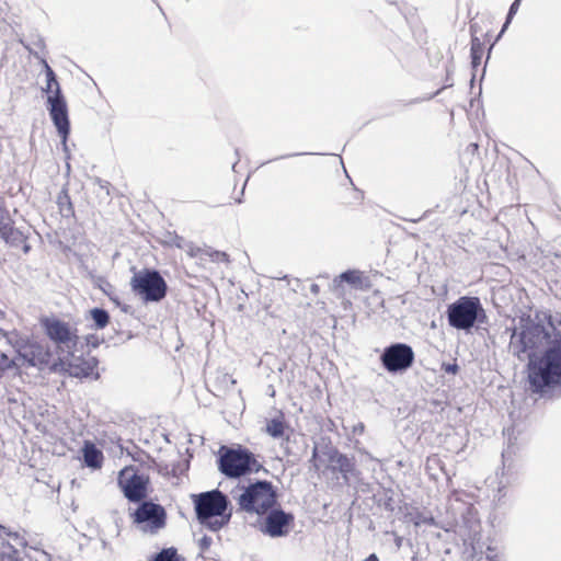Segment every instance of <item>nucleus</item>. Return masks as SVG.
<instances>
[{
	"label": "nucleus",
	"mask_w": 561,
	"mask_h": 561,
	"mask_svg": "<svg viewBox=\"0 0 561 561\" xmlns=\"http://www.w3.org/2000/svg\"><path fill=\"white\" fill-rule=\"evenodd\" d=\"M90 317L94 323L95 329H104L110 322V314L103 308H93L90 310Z\"/></svg>",
	"instance_id": "22"
},
{
	"label": "nucleus",
	"mask_w": 561,
	"mask_h": 561,
	"mask_svg": "<svg viewBox=\"0 0 561 561\" xmlns=\"http://www.w3.org/2000/svg\"><path fill=\"white\" fill-rule=\"evenodd\" d=\"M150 561H175V547L162 549L152 556Z\"/></svg>",
	"instance_id": "28"
},
{
	"label": "nucleus",
	"mask_w": 561,
	"mask_h": 561,
	"mask_svg": "<svg viewBox=\"0 0 561 561\" xmlns=\"http://www.w3.org/2000/svg\"><path fill=\"white\" fill-rule=\"evenodd\" d=\"M211 538L208 537V536H203L199 540H198V547H199V556L202 557L203 556V552H205L210 546H211Z\"/></svg>",
	"instance_id": "31"
},
{
	"label": "nucleus",
	"mask_w": 561,
	"mask_h": 561,
	"mask_svg": "<svg viewBox=\"0 0 561 561\" xmlns=\"http://www.w3.org/2000/svg\"><path fill=\"white\" fill-rule=\"evenodd\" d=\"M471 59L473 68L478 67L481 62V58L484 53L483 43L478 37H472L471 39Z\"/></svg>",
	"instance_id": "23"
},
{
	"label": "nucleus",
	"mask_w": 561,
	"mask_h": 561,
	"mask_svg": "<svg viewBox=\"0 0 561 561\" xmlns=\"http://www.w3.org/2000/svg\"><path fill=\"white\" fill-rule=\"evenodd\" d=\"M112 301H114L116 305H119V301L116 297H113L112 295L108 296Z\"/></svg>",
	"instance_id": "40"
},
{
	"label": "nucleus",
	"mask_w": 561,
	"mask_h": 561,
	"mask_svg": "<svg viewBox=\"0 0 561 561\" xmlns=\"http://www.w3.org/2000/svg\"><path fill=\"white\" fill-rule=\"evenodd\" d=\"M124 471L121 473L119 485L123 489L125 497L130 502H142L147 496V485L149 479L145 474L133 473L130 477L123 479Z\"/></svg>",
	"instance_id": "14"
},
{
	"label": "nucleus",
	"mask_w": 561,
	"mask_h": 561,
	"mask_svg": "<svg viewBox=\"0 0 561 561\" xmlns=\"http://www.w3.org/2000/svg\"><path fill=\"white\" fill-rule=\"evenodd\" d=\"M57 205L62 217L69 218L75 216V210L70 197L66 191H62L57 197Z\"/></svg>",
	"instance_id": "20"
},
{
	"label": "nucleus",
	"mask_w": 561,
	"mask_h": 561,
	"mask_svg": "<svg viewBox=\"0 0 561 561\" xmlns=\"http://www.w3.org/2000/svg\"><path fill=\"white\" fill-rule=\"evenodd\" d=\"M188 466H190V461H188V459H185V460H184V465H183V467H182V466H181V463L178 461V470H181V471L187 470V469H188Z\"/></svg>",
	"instance_id": "36"
},
{
	"label": "nucleus",
	"mask_w": 561,
	"mask_h": 561,
	"mask_svg": "<svg viewBox=\"0 0 561 561\" xmlns=\"http://www.w3.org/2000/svg\"><path fill=\"white\" fill-rule=\"evenodd\" d=\"M401 542H402V538L401 537H397L396 538V545H397L398 548L401 547Z\"/></svg>",
	"instance_id": "38"
},
{
	"label": "nucleus",
	"mask_w": 561,
	"mask_h": 561,
	"mask_svg": "<svg viewBox=\"0 0 561 561\" xmlns=\"http://www.w3.org/2000/svg\"><path fill=\"white\" fill-rule=\"evenodd\" d=\"M332 460L339 466L342 473L346 474L353 470V463L345 455L337 454Z\"/></svg>",
	"instance_id": "27"
},
{
	"label": "nucleus",
	"mask_w": 561,
	"mask_h": 561,
	"mask_svg": "<svg viewBox=\"0 0 561 561\" xmlns=\"http://www.w3.org/2000/svg\"><path fill=\"white\" fill-rule=\"evenodd\" d=\"M133 291L144 301H160L165 297L167 283L156 270L136 272L130 280Z\"/></svg>",
	"instance_id": "10"
},
{
	"label": "nucleus",
	"mask_w": 561,
	"mask_h": 561,
	"mask_svg": "<svg viewBox=\"0 0 561 561\" xmlns=\"http://www.w3.org/2000/svg\"><path fill=\"white\" fill-rule=\"evenodd\" d=\"M3 213L2 210H0V214Z\"/></svg>",
	"instance_id": "48"
},
{
	"label": "nucleus",
	"mask_w": 561,
	"mask_h": 561,
	"mask_svg": "<svg viewBox=\"0 0 561 561\" xmlns=\"http://www.w3.org/2000/svg\"><path fill=\"white\" fill-rule=\"evenodd\" d=\"M61 145L64 146L65 151H67V150H68V146H67V145H68V142H67V141H64V142H61Z\"/></svg>",
	"instance_id": "43"
},
{
	"label": "nucleus",
	"mask_w": 561,
	"mask_h": 561,
	"mask_svg": "<svg viewBox=\"0 0 561 561\" xmlns=\"http://www.w3.org/2000/svg\"><path fill=\"white\" fill-rule=\"evenodd\" d=\"M99 360L94 356H76L75 350L71 354L59 355L50 365V373L67 374L70 377H90L96 368Z\"/></svg>",
	"instance_id": "11"
},
{
	"label": "nucleus",
	"mask_w": 561,
	"mask_h": 561,
	"mask_svg": "<svg viewBox=\"0 0 561 561\" xmlns=\"http://www.w3.org/2000/svg\"><path fill=\"white\" fill-rule=\"evenodd\" d=\"M207 259L211 262H229V255L226 252L217 250H205L204 261Z\"/></svg>",
	"instance_id": "29"
},
{
	"label": "nucleus",
	"mask_w": 561,
	"mask_h": 561,
	"mask_svg": "<svg viewBox=\"0 0 561 561\" xmlns=\"http://www.w3.org/2000/svg\"><path fill=\"white\" fill-rule=\"evenodd\" d=\"M219 471L231 479H238L252 472H259L262 465L254 454L241 446L237 448L221 446L218 457Z\"/></svg>",
	"instance_id": "5"
},
{
	"label": "nucleus",
	"mask_w": 561,
	"mask_h": 561,
	"mask_svg": "<svg viewBox=\"0 0 561 561\" xmlns=\"http://www.w3.org/2000/svg\"><path fill=\"white\" fill-rule=\"evenodd\" d=\"M422 522H423V523H428V524H432V523H433V518H428V519H423Z\"/></svg>",
	"instance_id": "44"
},
{
	"label": "nucleus",
	"mask_w": 561,
	"mask_h": 561,
	"mask_svg": "<svg viewBox=\"0 0 561 561\" xmlns=\"http://www.w3.org/2000/svg\"><path fill=\"white\" fill-rule=\"evenodd\" d=\"M311 290H312L313 293H317V291H318V285H312V286H311Z\"/></svg>",
	"instance_id": "42"
},
{
	"label": "nucleus",
	"mask_w": 561,
	"mask_h": 561,
	"mask_svg": "<svg viewBox=\"0 0 561 561\" xmlns=\"http://www.w3.org/2000/svg\"><path fill=\"white\" fill-rule=\"evenodd\" d=\"M343 282L350 284L354 288H359L363 283L362 274L358 271L348 270L335 277L333 284L335 287H340L341 283Z\"/></svg>",
	"instance_id": "19"
},
{
	"label": "nucleus",
	"mask_w": 561,
	"mask_h": 561,
	"mask_svg": "<svg viewBox=\"0 0 561 561\" xmlns=\"http://www.w3.org/2000/svg\"><path fill=\"white\" fill-rule=\"evenodd\" d=\"M41 325L48 339L56 345L59 355L71 354L79 342L77 329L57 317H44Z\"/></svg>",
	"instance_id": "9"
},
{
	"label": "nucleus",
	"mask_w": 561,
	"mask_h": 561,
	"mask_svg": "<svg viewBox=\"0 0 561 561\" xmlns=\"http://www.w3.org/2000/svg\"><path fill=\"white\" fill-rule=\"evenodd\" d=\"M316 457H317V447H314L313 450H312L311 461H314Z\"/></svg>",
	"instance_id": "39"
},
{
	"label": "nucleus",
	"mask_w": 561,
	"mask_h": 561,
	"mask_svg": "<svg viewBox=\"0 0 561 561\" xmlns=\"http://www.w3.org/2000/svg\"><path fill=\"white\" fill-rule=\"evenodd\" d=\"M170 472H171V474H172V476H175V465H173V466L171 467Z\"/></svg>",
	"instance_id": "41"
},
{
	"label": "nucleus",
	"mask_w": 561,
	"mask_h": 561,
	"mask_svg": "<svg viewBox=\"0 0 561 561\" xmlns=\"http://www.w3.org/2000/svg\"><path fill=\"white\" fill-rule=\"evenodd\" d=\"M5 530H7V527L0 525V545L1 546H4V541H5L4 534H5Z\"/></svg>",
	"instance_id": "35"
},
{
	"label": "nucleus",
	"mask_w": 561,
	"mask_h": 561,
	"mask_svg": "<svg viewBox=\"0 0 561 561\" xmlns=\"http://www.w3.org/2000/svg\"><path fill=\"white\" fill-rule=\"evenodd\" d=\"M0 237L11 245H18L24 239L23 233L13 226V221L4 213L0 214Z\"/></svg>",
	"instance_id": "16"
},
{
	"label": "nucleus",
	"mask_w": 561,
	"mask_h": 561,
	"mask_svg": "<svg viewBox=\"0 0 561 561\" xmlns=\"http://www.w3.org/2000/svg\"><path fill=\"white\" fill-rule=\"evenodd\" d=\"M82 458L87 467L100 469L103 462L102 451L90 440H85L82 447Z\"/></svg>",
	"instance_id": "18"
},
{
	"label": "nucleus",
	"mask_w": 561,
	"mask_h": 561,
	"mask_svg": "<svg viewBox=\"0 0 561 561\" xmlns=\"http://www.w3.org/2000/svg\"><path fill=\"white\" fill-rule=\"evenodd\" d=\"M20 363L16 359L9 358L8 355L0 351V379L3 377L4 373L12 368H19Z\"/></svg>",
	"instance_id": "25"
},
{
	"label": "nucleus",
	"mask_w": 561,
	"mask_h": 561,
	"mask_svg": "<svg viewBox=\"0 0 561 561\" xmlns=\"http://www.w3.org/2000/svg\"><path fill=\"white\" fill-rule=\"evenodd\" d=\"M446 314L451 328L470 331L484 310L478 297L463 296L448 306Z\"/></svg>",
	"instance_id": "8"
},
{
	"label": "nucleus",
	"mask_w": 561,
	"mask_h": 561,
	"mask_svg": "<svg viewBox=\"0 0 561 561\" xmlns=\"http://www.w3.org/2000/svg\"><path fill=\"white\" fill-rule=\"evenodd\" d=\"M561 320L549 316L546 324H529L520 332L514 330L510 341V352L524 360L537 358L535 351L551 345L552 335L556 334Z\"/></svg>",
	"instance_id": "3"
},
{
	"label": "nucleus",
	"mask_w": 561,
	"mask_h": 561,
	"mask_svg": "<svg viewBox=\"0 0 561 561\" xmlns=\"http://www.w3.org/2000/svg\"><path fill=\"white\" fill-rule=\"evenodd\" d=\"M134 522L146 533L154 534L165 525V511L160 504L142 501L133 513Z\"/></svg>",
	"instance_id": "12"
},
{
	"label": "nucleus",
	"mask_w": 561,
	"mask_h": 561,
	"mask_svg": "<svg viewBox=\"0 0 561 561\" xmlns=\"http://www.w3.org/2000/svg\"><path fill=\"white\" fill-rule=\"evenodd\" d=\"M294 516L282 510H270L265 518L263 533L276 538L284 537L288 534V527L293 523Z\"/></svg>",
	"instance_id": "15"
},
{
	"label": "nucleus",
	"mask_w": 561,
	"mask_h": 561,
	"mask_svg": "<svg viewBox=\"0 0 561 561\" xmlns=\"http://www.w3.org/2000/svg\"><path fill=\"white\" fill-rule=\"evenodd\" d=\"M366 561H379L377 554L371 553L367 557Z\"/></svg>",
	"instance_id": "37"
},
{
	"label": "nucleus",
	"mask_w": 561,
	"mask_h": 561,
	"mask_svg": "<svg viewBox=\"0 0 561 561\" xmlns=\"http://www.w3.org/2000/svg\"><path fill=\"white\" fill-rule=\"evenodd\" d=\"M178 561H184L179 554H178Z\"/></svg>",
	"instance_id": "47"
},
{
	"label": "nucleus",
	"mask_w": 561,
	"mask_h": 561,
	"mask_svg": "<svg viewBox=\"0 0 561 561\" xmlns=\"http://www.w3.org/2000/svg\"><path fill=\"white\" fill-rule=\"evenodd\" d=\"M102 290H103L107 296H110V295H111V294H110V291H108V288L103 287V288H102Z\"/></svg>",
	"instance_id": "45"
},
{
	"label": "nucleus",
	"mask_w": 561,
	"mask_h": 561,
	"mask_svg": "<svg viewBox=\"0 0 561 561\" xmlns=\"http://www.w3.org/2000/svg\"><path fill=\"white\" fill-rule=\"evenodd\" d=\"M556 330L551 345L528 362V382L537 393L561 386V324Z\"/></svg>",
	"instance_id": "1"
},
{
	"label": "nucleus",
	"mask_w": 561,
	"mask_h": 561,
	"mask_svg": "<svg viewBox=\"0 0 561 561\" xmlns=\"http://www.w3.org/2000/svg\"><path fill=\"white\" fill-rule=\"evenodd\" d=\"M33 45L34 47L25 46V48L43 66L46 76V85L43 88V92L47 94L48 112L61 140H67L70 134V123L65 96L55 71L48 65L46 58L39 55V50L43 51L45 48L44 39L38 37Z\"/></svg>",
	"instance_id": "2"
},
{
	"label": "nucleus",
	"mask_w": 561,
	"mask_h": 561,
	"mask_svg": "<svg viewBox=\"0 0 561 561\" xmlns=\"http://www.w3.org/2000/svg\"><path fill=\"white\" fill-rule=\"evenodd\" d=\"M364 431H365L364 423H357L356 425L353 426L354 434L362 435L364 433Z\"/></svg>",
	"instance_id": "33"
},
{
	"label": "nucleus",
	"mask_w": 561,
	"mask_h": 561,
	"mask_svg": "<svg viewBox=\"0 0 561 561\" xmlns=\"http://www.w3.org/2000/svg\"><path fill=\"white\" fill-rule=\"evenodd\" d=\"M380 359L387 371H404L412 366L414 352L408 344L394 343L383 350Z\"/></svg>",
	"instance_id": "13"
},
{
	"label": "nucleus",
	"mask_w": 561,
	"mask_h": 561,
	"mask_svg": "<svg viewBox=\"0 0 561 561\" xmlns=\"http://www.w3.org/2000/svg\"><path fill=\"white\" fill-rule=\"evenodd\" d=\"M9 343L16 353L14 359L20 363V367L27 366L35 367L38 370L48 369L50 371V365L54 359L48 346L19 335L9 337Z\"/></svg>",
	"instance_id": "7"
},
{
	"label": "nucleus",
	"mask_w": 561,
	"mask_h": 561,
	"mask_svg": "<svg viewBox=\"0 0 561 561\" xmlns=\"http://www.w3.org/2000/svg\"><path fill=\"white\" fill-rule=\"evenodd\" d=\"M519 3H520V0H515L511 7H510V10H508V13H507V18H506V22L505 24L503 25V28L501 31V33H503L505 31V28L507 27V25L510 24L511 22V19L513 18V15L517 12L518 10V7H519Z\"/></svg>",
	"instance_id": "30"
},
{
	"label": "nucleus",
	"mask_w": 561,
	"mask_h": 561,
	"mask_svg": "<svg viewBox=\"0 0 561 561\" xmlns=\"http://www.w3.org/2000/svg\"><path fill=\"white\" fill-rule=\"evenodd\" d=\"M444 370L446 373L456 374L458 370V366L456 364H448L444 366Z\"/></svg>",
	"instance_id": "34"
},
{
	"label": "nucleus",
	"mask_w": 561,
	"mask_h": 561,
	"mask_svg": "<svg viewBox=\"0 0 561 561\" xmlns=\"http://www.w3.org/2000/svg\"><path fill=\"white\" fill-rule=\"evenodd\" d=\"M485 561H500V553L495 548L488 547Z\"/></svg>",
	"instance_id": "32"
},
{
	"label": "nucleus",
	"mask_w": 561,
	"mask_h": 561,
	"mask_svg": "<svg viewBox=\"0 0 561 561\" xmlns=\"http://www.w3.org/2000/svg\"><path fill=\"white\" fill-rule=\"evenodd\" d=\"M4 537L5 541L4 546H1L3 549L1 553L7 554L10 558H13L19 552V549H23L27 546L24 531H11L7 528Z\"/></svg>",
	"instance_id": "17"
},
{
	"label": "nucleus",
	"mask_w": 561,
	"mask_h": 561,
	"mask_svg": "<svg viewBox=\"0 0 561 561\" xmlns=\"http://www.w3.org/2000/svg\"><path fill=\"white\" fill-rule=\"evenodd\" d=\"M266 432L274 438L282 437L284 434V423L278 419H273L267 422Z\"/></svg>",
	"instance_id": "26"
},
{
	"label": "nucleus",
	"mask_w": 561,
	"mask_h": 561,
	"mask_svg": "<svg viewBox=\"0 0 561 561\" xmlns=\"http://www.w3.org/2000/svg\"><path fill=\"white\" fill-rule=\"evenodd\" d=\"M193 497L196 516L204 527L217 531L228 525L232 507L226 494L219 490H211Z\"/></svg>",
	"instance_id": "4"
},
{
	"label": "nucleus",
	"mask_w": 561,
	"mask_h": 561,
	"mask_svg": "<svg viewBox=\"0 0 561 561\" xmlns=\"http://www.w3.org/2000/svg\"><path fill=\"white\" fill-rule=\"evenodd\" d=\"M91 182L94 186L99 187L98 196L102 199H108L111 196V183L99 176L91 178Z\"/></svg>",
	"instance_id": "24"
},
{
	"label": "nucleus",
	"mask_w": 561,
	"mask_h": 561,
	"mask_svg": "<svg viewBox=\"0 0 561 561\" xmlns=\"http://www.w3.org/2000/svg\"><path fill=\"white\" fill-rule=\"evenodd\" d=\"M178 249L183 250L191 259L197 257L201 261H204L205 249H201L191 242L184 241L180 237H178Z\"/></svg>",
	"instance_id": "21"
},
{
	"label": "nucleus",
	"mask_w": 561,
	"mask_h": 561,
	"mask_svg": "<svg viewBox=\"0 0 561 561\" xmlns=\"http://www.w3.org/2000/svg\"><path fill=\"white\" fill-rule=\"evenodd\" d=\"M14 335L15 334L8 335V333H4V336H8V339L11 337V336H14Z\"/></svg>",
	"instance_id": "46"
},
{
	"label": "nucleus",
	"mask_w": 561,
	"mask_h": 561,
	"mask_svg": "<svg viewBox=\"0 0 561 561\" xmlns=\"http://www.w3.org/2000/svg\"><path fill=\"white\" fill-rule=\"evenodd\" d=\"M276 499L273 484L266 480H259L245 486L237 501L240 510L263 515L275 506Z\"/></svg>",
	"instance_id": "6"
}]
</instances>
